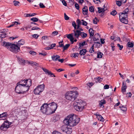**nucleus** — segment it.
Returning <instances> with one entry per match:
<instances>
[{"label": "nucleus", "mask_w": 134, "mask_h": 134, "mask_svg": "<svg viewBox=\"0 0 134 134\" xmlns=\"http://www.w3.org/2000/svg\"><path fill=\"white\" fill-rule=\"evenodd\" d=\"M80 119L76 117L74 115H69L66 117L63 120V123L65 125L61 127V130L63 132H65L66 130L68 128V126L71 127L75 126L79 122Z\"/></svg>", "instance_id": "1"}, {"label": "nucleus", "mask_w": 134, "mask_h": 134, "mask_svg": "<svg viewBox=\"0 0 134 134\" xmlns=\"http://www.w3.org/2000/svg\"><path fill=\"white\" fill-rule=\"evenodd\" d=\"M57 107V104L54 102L51 103H44L41 107V110L42 112L47 115L54 113Z\"/></svg>", "instance_id": "2"}, {"label": "nucleus", "mask_w": 134, "mask_h": 134, "mask_svg": "<svg viewBox=\"0 0 134 134\" xmlns=\"http://www.w3.org/2000/svg\"><path fill=\"white\" fill-rule=\"evenodd\" d=\"M3 45L7 48L8 50L14 53H17L20 51V48L17 44L9 42H3Z\"/></svg>", "instance_id": "3"}, {"label": "nucleus", "mask_w": 134, "mask_h": 134, "mask_svg": "<svg viewBox=\"0 0 134 134\" xmlns=\"http://www.w3.org/2000/svg\"><path fill=\"white\" fill-rule=\"evenodd\" d=\"M129 12L128 8H126L122 13H119V19L122 23L127 24L128 23L127 16Z\"/></svg>", "instance_id": "4"}, {"label": "nucleus", "mask_w": 134, "mask_h": 134, "mask_svg": "<svg viewBox=\"0 0 134 134\" xmlns=\"http://www.w3.org/2000/svg\"><path fill=\"white\" fill-rule=\"evenodd\" d=\"M24 81L21 80L17 83L15 87V91L18 94H24L26 92V89L24 87V83H23Z\"/></svg>", "instance_id": "5"}, {"label": "nucleus", "mask_w": 134, "mask_h": 134, "mask_svg": "<svg viewBox=\"0 0 134 134\" xmlns=\"http://www.w3.org/2000/svg\"><path fill=\"white\" fill-rule=\"evenodd\" d=\"M78 96V93L77 91H70L66 93L65 97L68 100L74 101Z\"/></svg>", "instance_id": "6"}, {"label": "nucleus", "mask_w": 134, "mask_h": 134, "mask_svg": "<svg viewBox=\"0 0 134 134\" xmlns=\"http://www.w3.org/2000/svg\"><path fill=\"white\" fill-rule=\"evenodd\" d=\"M74 105V108L77 111H81L84 107L83 101L81 99L78 100L76 101Z\"/></svg>", "instance_id": "7"}, {"label": "nucleus", "mask_w": 134, "mask_h": 134, "mask_svg": "<svg viewBox=\"0 0 134 134\" xmlns=\"http://www.w3.org/2000/svg\"><path fill=\"white\" fill-rule=\"evenodd\" d=\"M44 84L40 85L38 86L36 88L34 89V92L35 94H39L40 93H41L44 90Z\"/></svg>", "instance_id": "8"}, {"label": "nucleus", "mask_w": 134, "mask_h": 134, "mask_svg": "<svg viewBox=\"0 0 134 134\" xmlns=\"http://www.w3.org/2000/svg\"><path fill=\"white\" fill-rule=\"evenodd\" d=\"M24 81L23 83H24V87L26 89V91H28L30 87L32 84V81L30 79H26V80H22Z\"/></svg>", "instance_id": "9"}, {"label": "nucleus", "mask_w": 134, "mask_h": 134, "mask_svg": "<svg viewBox=\"0 0 134 134\" xmlns=\"http://www.w3.org/2000/svg\"><path fill=\"white\" fill-rule=\"evenodd\" d=\"M9 127V122L7 120L4 122L0 127V129L3 131L5 130Z\"/></svg>", "instance_id": "10"}, {"label": "nucleus", "mask_w": 134, "mask_h": 134, "mask_svg": "<svg viewBox=\"0 0 134 134\" xmlns=\"http://www.w3.org/2000/svg\"><path fill=\"white\" fill-rule=\"evenodd\" d=\"M18 58L19 63L22 65H25L26 64H28L29 63V61L24 60L21 58Z\"/></svg>", "instance_id": "11"}, {"label": "nucleus", "mask_w": 134, "mask_h": 134, "mask_svg": "<svg viewBox=\"0 0 134 134\" xmlns=\"http://www.w3.org/2000/svg\"><path fill=\"white\" fill-rule=\"evenodd\" d=\"M126 83L124 81H123L122 82V85L121 87L122 91L123 93L125 94L126 89L127 88Z\"/></svg>", "instance_id": "12"}, {"label": "nucleus", "mask_w": 134, "mask_h": 134, "mask_svg": "<svg viewBox=\"0 0 134 134\" xmlns=\"http://www.w3.org/2000/svg\"><path fill=\"white\" fill-rule=\"evenodd\" d=\"M74 36L75 38H78L80 35L81 32L80 30H74Z\"/></svg>", "instance_id": "13"}, {"label": "nucleus", "mask_w": 134, "mask_h": 134, "mask_svg": "<svg viewBox=\"0 0 134 134\" xmlns=\"http://www.w3.org/2000/svg\"><path fill=\"white\" fill-rule=\"evenodd\" d=\"M9 115L8 114H7V112H4L0 114V118H4V119H6L7 118V116Z\"/></svg>", "instance_id": "14"}, {"label": "nucleus", "mask_w": 134, "mask_h": 134, "mask_svg": "<svg viewBox=\"0 0 134 134\" xmlns=\"http://www.w3.org/2000/svg\"><path fill=\"white\" fill-rule=\"evenodd\" d=\"M66 37L68 39L70 40L71 44H73L74 42V38L73 36H72L70 35H67Z\"/></svg>", "instance_id": "15"}, {"label": "nucleus", "mask_w": 134, "mask_h": 134, "mask_svg": "<svg viewBox=\"0 0 134 134\" xmlns=\"http://www.w3.org/2000/svg\"><path fill=\"white\" fill-rule=\"evenodd\" d=\"M52 60L54 61L58 60V59L60 58V56L58 55H53L51 57Z\"/></svg>", "instance_id": "16"}, {"label": "nucleus", "mask_w": 134, "mask_h": 134, "mask_svg": "<svg viewBox=\"0 0 134 134\" xmlns=\"http://www.w3.org/2000/svg\"><path fill=\"white\" fill-rule=\"evenodd\" d=\"M83 13L84 15H87L88 14V9L87 7H85L82 9Z\"/></svg>", "instance_id": "17"}, {"label": "nucleus", "mask_w": 134, "mask_h": 134, "mask_svg": "<svg viewBox=\"0 0 134 134\" xmlns=\"http://www.w3.org/2000/svg\"><path fill=\"white\" fill-rule=\"evenodd\" d=\"M87 52V50L85 49H82L80 51L79 54L81 56L84 55Z\"/></svg>", "instance_id": "18"}, {"label": "nucleus", "mask_w": 134, "mask_h": 134, "mask_svg": "<svg viewBox=\"0 0 134 134\" xmlns=\"http://www.w3.org/2000/svg\"><path fill=\"white\" fill-rule=\"evenodd\" d=\"M24 43V41L23 40H21L18 41L17 45L18 47H19V48H20L21 46L23 45Z\"/></svg>", "instance_id": "19"}, {"label": "nucleus", "mask_w": 134, "mask_h": 134, "mask_svg": "<svg viewBox=\"0 0 134 134\" xmlns=\"http://www.w3.org/2000/svg\"><path fill=\"white\" fill-rule=\"evenodd\" d=\"M98 13H101L103 12H105V10L104 9V8H102L101 7H98Z\"/></svg>", "instance_id": "20"}, {"label": "nucleus", "mask_w": 134, "mask_h": 134, "mask_svg": "<svg viewBox=\"0 0 134 134\" xmlns=\"http://www.w3.org/2000/svg\"><path fill=\"white\" fill-rule=\"evenodd\" d=\"M93 30L92 29H90L89 30V32L90 34V38H91V37H92L93 36L94 33Z\"/></svg>", "instance_id": "21"}, {"label": "nucleus", "mask_w": 134, "mask_h": 134, "mask_svg": "<svg viewBox=\"0 0 134 134\" xmlns=\"http://www.w3.org/2000/svg\"><path fill=\"white\" fill-rule=\"evenodd\" d=\"M94 43L95 47L98 48L102 45L99 41L97 42H94Z\"/></svg>", "instance_id": "22"}, {"label": "nucleus", "mask_w": 134, "mask_h": 134, "mask_svg": "<svg viewBox=\"0 0 134 134\" xmlns=\"http://www.w3.org/2000/svg\"><path fill=\"white\" fill-rule=\"evenodd\" d=\"M106 102L104 100H101L99 102V104L100 107H102L103 104H105Z\"/></svg>", "instance_id": "23"}, {"label": "nucleus", "mask_w": 134, "mask_h": 134, "mask_svg": "<svg viewBox=\"0 0 134 134\" xmlns=\"http://www.w3.org/2000/svg\"><path fill=\"white\" fill-rule=\"evenodd\" d=\"M97 118L98 120H100L102 122H103L104 121V119L103 117L100 115L97 116Z\"/></svg>", "instance_id": "24"}, {"label": "nucleus", "mask_w": 134, "mask_h": 134, "mask_svg": "<svg viewBox=\"0 0 134 134\" xmlns=\"http://www.w3.org/2000/svg\"><path fill=\"white\" fill-rule=\"evenodd\" d=\"M80 35L82 38H85L87 36V35L83 32H81Z\"/></svg>", "instance_id": "25"}, {"label": "nucleus", "mask_w": 134, "mask_h": 134, "mask_svg": "<svg viewBox=\"0 0 134 134\" xmlns=\"http://www.w3.org/2000/svg\"><path fill=\"white\" fill-rule=\"evenodd\" d=\"M127 46L129 47L132 48L133 47L134 44L132 42H129L127 43Z\"/></svg>", "instance_id": "26"}, {"label": "nucleus", "mask_w": 134, "mask_h": 134, "mask_svg": "<svg viewBox=\"0 0 134 134\" xmlns=\"http://www.w3.org/2000/svg\"><path fill=\"white\" fill-rule=\"evenodd\" d=\"M72 132V130L71 128H68L66 130V131L65 133H67V134H70Z\"/></svg>", "instance_id": "27"}, {"label": "nucleus", "mask_w": 134, "mask_h": 134, "mask_svg": "<svg viewBox=\"0 0 134 134\" xmlns=\"http://www.w3.org/2000/svg\"><path fill=\"white\" fill-rule=\"evenodd\" d=\"M7 34L6 33L3 34H0V37L2 39V41L3 38H4L7 36Z\"/></svg>", "instance_id": "28"}, {"label": "nucleus", "mask_w": 134, "mask_h": 134, "mask_svg": "<svg viewBox=\"0 0 134 134\" xmlns=\"http://www.w3.org/2000/svg\"><path fill=\"white\" fill-rule=\"evenodd\" d=\"M119 107L123 111H125L127 110L126 108L125 107H123V106L122 105H121Z\"/></svg>", "instance_id": "29"}, {"label": "nucleus", "mask_w": 134, "mask_h": 134, "mask_svg": "<svg viewBox=\"0 0 134 134\" xmlns=\"http://www.w3.org/2000/svg\"><path fill=\"white\" fill-rule=\"evenodd\" d=\"M103 55V54L101 52H98L97 53V58H101L102 57V56Z\"/></svg>", "instance_id": "30"}, {"label": "nucleus", "mask_w": 134, "mask_h": 134, "mask_svg": "<svg viewBox=\"0 0 134 134\" xmlns=\"http://www.w3.org/2000/svg\"><path fill=\"white\" fill-rule=\"evenodd\" d=\"M94 79L96 81V82H98L101 81L102 79L100 78L99 77H97L96 78H95Z\"/></svg>", "instance_id": "31"}, {"label": "nucleus", "mask_w": 134, "mask_h": 134, "mask_svg": "<svg viewBox=\"0 0 134 134\" xmlns=\"http://www.w3.org/2000/svg\"><path fill=\"white\" fill-rule=\"evenodd\" d=\"M29 64H31L32 66L34 65L37 66L38 64L35 62H33L32 61L29 62Z\"/></svg>", "instance_id": "32"}, {"label": "nucleus", "mask_w": 134, "mask_h": 134, "mask_svg": "<svg viewBox=\"0 0 134 134\" xmlns=\"http://www.w3.org/2000/svg\"><path fill=\"white\" fill-rule=\"evenodd\" d=\"M42 70H43V71L45 72V73L46 74H49V73L50 72V71H49L48 70H47L46 69L43 68H42Z\"/></svg>", "instance_id": "33"}, {"label": "nucleus", "mask_w": 134, "mask_h": 134, "mask_svg": "<svg viewBox=\"0 0 134 134\" xmlns=\"http://www.w3.org/2000/svg\"><path fill=\"white\" fill-rule=\"evenodd\" d=\"M31 20L33 22H36L38 21V19L36 18H33L31 19Z\"/></svg>", "instance_id": "34"}, {"label": "nucleus", "mask_w": 134, "mask_h": 134, "mask_svg": "<svg viewBox=\"0 0 134 134\" xmlns=\"http://www.w3.org/2000/svg\"><path fill=\"white\" fill-rule=\"evenodd\" d=\"M81 23L83 25H84L85 26H86L87 25V22L86 21L83 20H81Z\"/></svg>", "instance_id": "35"}, {"label": "nucleus", "mask_w": 134, "mask_h": 134, "mask_svg": "<svg viewBox=\"0 0 134 134\" xmlns=\"http://www.w3.org/2000/svg\"><path fill=\"white\" fill-rule=\"evenodd\" d=\"M63 41H61L60 42H59V46H57V47H64V44L63 43Z\"/></svg>", "instance_id": "36"}, {"label": "nucleus", "mask_w": 134, "mask_h": 134, "mask_svg": "<svg viewBox=\"0 0 134 134\" xmlns=\"http://www.w3.org/2000/svg\"><path fill=\"white\" fill-rule=\"evenodd\" d=\"M97 21H99V20L96 17H95L94 19H93V23L95 24H97Z\"/></svg>", "instance_id": "37"}, {"label": "nucleus", "mask_w": 134, "mask_h": 134, "mask_svg": "<svg viewBox=\"0 0 134 134\" xmlns=\"http://www.w3.org/2000/svg\"><path fill=\"white\" fill-rule=\"evenodd\" d=\"M117 13V12L116 11L114 10L112 11L111 12V14L113 16H115V15Z\"/></svg>", "instance_id": "38"}, {"label": "nucleus", "mask_w": 134, "mask_h": 134, "mask_svg": "<svg viewBox=\"0 0 134 134\" xmlns=\"http://www.w3.org/2000/svg\"><path fill=\"white\" fill-rule=\"evenodd\" d=\"M86 42L85 41H84L83 42L81 43H79V46H83L85 45H87V43H85Z\"/></svg>", "instance_id": "39"}, {"label": "nucleus", "mask_w": 134, "mask_h": 134, "mask_svg": "<svg viewBox=\"0 0 134 134\" xmlns=\"http://www.w3.org/2000/svg\"><path fill=\"white\" fill-rule=\"evenodd\" d=\"M70 46V44H67L65 46L64 45V47H63L64 50H66Z\"/></svg>", "instance_id": "40"}, {"label": "nucleus", "mask_w": 134, "mask_h": 134, "mask_svg": "<svg viewBox=\"0 0 134 134\" xmlns=\"http://www.w3.org/2000/svg\"><path fill=\"white\" fill-rule=\"evenodd\" d=\"M89 10L91 12H93L94 11V9L93 7L91 6L90 7Z\"/></svg>", "instance_id": "41"}, {"label": "nucleus", "mask_w": 134, "mask_h": 134, "mask_svg": "<svg viewBox=\"0 0 134 134\" xmlns=\"http://www.w3.org/2000/svg\"><path fill=\"white\" fill-rule=\"evenodd\" d=\"M72 55L73 57H74V58H75L76 57H77L79 55V54L77 53H75L73 54Z\"/></svg>", "instance_id": "42"}, {"label": "nucleus", "mask_w": 134, "mask_h": 134, "mask_svg": "<svg viewBox=\"0 0 134 134\" xmlns=\"http://www.w3.org/2000/svg\"><path fill=\"white\" fill-rule=\"evenodd\" d=\"M60 1H62L63 4L65 6H67V3L65 0H60Z\"/></svg>", "instance_id": "43"}, {"label": "nucleus", "mask_w": 134, "mask_h": 134, "mask_svg": "<svg viewBox=\"0 0 134 134\" xmlns=\"http://www.w3.org/2000/svg\"><path fill=\"white\" fill-rule=\"evenodd\" d=\"M13 2L14 3V5L15 6L18 5V4L20 3L19 2L15 1H14Z\"/></svg>", "instance_id": "44"}, {"label": "nucleus", "mask_w": 134, "mask_h": 134, "mask_svg": "<svg viewBox=\"0 0 134 134\" xmlns=\"http://www.w3.org/2000/svg\"><path fill=\"white\" fill-rule=\"evenodd\" d=\"M29 53L33 55H36V53L34 51H30L29 52Z\"/></svg>", "instance_id": "45"}, {"label": "nucleus", "mask_w": 134, "mask_h": 134, "mask_svg": "<svg viewBox=\"0 0 134 134\" xmlns=\"http://www.w3.org/2000/svg\"><path fill=\"white\" fill-rule=\"evenodd\" d=\"M117 46L119 48V49L120 50H121L123 48V46L122 45H121L119 43L117 44Z\"/></svg>", "instance_id": "46"}, {"label": "nucleus", "mask_w": 134, "mask_h": 134, "mask_svg": "<svg viewBox=\"0 0 134 134\" xmlns=\"http://www.w3.org/2000/svg\"><path fill=\"white\" fill-rule=\"evenodd\" d=\"M64 18L65 20H68L69 19V17L66 15L65 13H64Z\"/></svg>", "instance_id": "47"}, {"label": "nucleus", "mask_w": 134, "mask_h": 134, "mask_svg": "<svg viewBox=\"0 0 134 134\" xmlns=\"http://www.w3.org/2000/svg\"><path fill=\"white\" fill-rule=\"evenodd\" d=\"M39 5L41 8H43L45 7V6L43 5V3H40L39 4Z\"/></svg>", "instance_id": "48"}, {"label": "nucleus", "mask_w": 134, "mask_h": 134, "mask_svg": "<svg viewBox=\"0 0 134 134\" xmlns=\"http://www.w3.org/2000/svg\"><path fill=\"white\" fill-rule=\"evenodd\" d=\"M122 2L121 1H118L116 2V4L119 6L121 5L122 3Z\"/></svg>", "instance_id": "49"}, {"label": "nucleus", "mask_w": 134, "mask_h": 134, "mask_svg": "<svg viewBox=\"0 0 134 134\" xmlns=\"http://www.w3.org/2000/svg\"><path fill=\"white\" fill-rule=\"evenodd\" d=\"M75 7L77 10H79V5L77 3H76L75 4Z\"/></svg>", "instance_id": "50"}, {"label": "nucleus", "mask_w": 134, "mask_h": 134, "mask_svg": "<svg viewBox=\"0 0 134 134\" xmlns=\"http://www.w3.org/2000/svg\"><path fill=\"white\" fill-rule=\"evenodd\" d=\"M48 75H50L51 77H55V76L52 72L50 71L49 74H48Z\"/></svg>", "instance_id": "51"}, {"label": "nucleus", "mask_w": 134, "mask_h": 134, "mask_svg": "<svg viewBox=\"0 0 134 134\" xmlns=\"http://www.w3.org/2000/svg\"><path fill=\"white\" fill-rule=\"evenodd\" d=\"M92 38L93 41H98L99 42V40L98 38H96L94 37Z\"/></svg>", "instance_id": "52"}, {"label": "nucleus", "mask_w": 134, "mask_h": 134, "mask_svg": "<svg viewBox=\"0 0 134 134\" xmlns=\"http://www.w3.org/2000/svg\"><path fill=\"white\" fill-rule=\"evenodd\" d=\"M39 35H38L37 34H35L32 35V36L33 38H35L36 39L37 38L39 37Z\"/></svg>", "instance_id": "53"}, {"label": "nucleus", "mask_w": 134, "mask_h": 134, "mask_svg": "<svg viewBox=\"0 0 134 134\" xmlns=\"http://www.w3.org/2000/svg\"><path fill=\"white\" fill-rule=\"evenodd\" d=\"M52 134H62L61 133L58 131H55L52 133Z\"/></svg>", "instance_id": "54"}, {"label": "nucleus", "mask_w": 134, "mask_h": 134, "mask_svg": "<svg viewBox=\"0 0 134 134\" xmlns=\"http://www.w3.org/2000/svg\"><path fill=\"white\" fill-rule=\"evenodd\" d=\"M56 46L55 43L52 44L50 46V48L51 49H52L54 47H55Z\"/></svg>", "instance_id": "55"}, {"label": "nucleus", "mask_w": 134, "mask_h": 134, "mask_svg": "<svg viewBox=\"0 0 134 134\" xmlns=\"http://www.w3.org/2000/svg\"><path fill=\"white\" fill-rule=\"evenodd\" d=\"M94 48L93 47H91V48L90 49L89 51V52H90L91 53H92L94 51Z\"/></svg>", "instance_id": "56"}, {"label": "nucleus", "mask_w": 134, "mask_h": 134, "mask_svg": "<svg viewBox=\"0 0 134 134\" xmlns=\"http://www.w3.org/2000/svg\"><path fill=\"white\" fill-rule=\"evenodd\" d=\"M109 88V85H105L104 87V88L105 89H108Z\"/></svg>", "instance_id": "57"}, {"label": "nucleus", "mask_w": 134, "mask_h": 134, "mask_svg": "<svg viewBox=\"0 0 134 134\" xmlns=\"http://www.w3.org/2000/svg\"><path fill=\"white\" fill-rule=\"evenodd\" d=\"M81 21H80L79 19H77L76 20V23L77 24L81 25Z\"/></svg>", "instance_id": "58"}, {"label": "nucleus", "mask_w": 134, "mask_h": 134, "mask_svg": "<svg viewBox=\"0 0 134 134\" xmlns=\"http://www.w3.org/2000/svg\"><path fill=\"white\" fill-rule=\"evenodd\" d=\"M86 85H87L88 86H89L90 87L93 86V84L92 83H87Z\"/></svg>", "instance_id": "59"}, {"label": "nucleus", "mask_w": 134, "mask_h": 134, "mask_svg": "<svg viewBox=\"0 0 134 134\" xmlns=\"http://www.w3.org/2000/svg\"><path fill=\"white\" fill-rule=\"evenodd\" d=\"M93 1L96 4H98V2H97L98 1L100 3H101V2L100 0H93Z\"/></svg>", "instance_id": "60"}, {"label": "nucleus", "mask_w": 134, "mask_h": 134, "mask_svg": "<svg viewBox=\"0 0 134 134\" xmlns=\"http://www.w3.org/2000/svg\"><path fill=\"white\" fill-rule=\"evenodd\" d=\"M30 14H24V16L26 17L30 16Z\"/></svg>", "instance_id": "61"}, {"label": "nucleus", "mask_w": 134, "mask_h": 134, "mask_svg": "<svg viewBox=\"0 0 134 134\" xmlns=\"http://www.w3.org/2000/svg\"><path fill=\"white\" fill-rule=\"evenodd\" d=\"M120 104V103L119 102L117 103L114 106V108H115L116 107L118 106Z\"/></svg>", "instance_id": "62"}, {"label": "nucleus", "mask_w": 134, "mask_h": 134, "mask_svg": "<svg viewBox=\"0 0 134 134\" xmlns=\"http://www.w3.org/2000/svg\"><path fill=\"white\" fill-rule=\"evenodd\" d=\"M58 60L59 62H60L61 63H62L63 62V61L64 60V59H58Z\"/></svg>", "instance_id": "63"}, {"label": "nucleus", "mask_w": 134, "mask_h": 134, "mask_svg": "<svg viewBox=\"0 0 134 134\" xmlns=\"http://www.w3.org/2000/svg\"><path fill=\"white\" fill-rule=\"evenodd\" d=\"M58 32L56 31H54L52 33V34L54 35H57L58 34Z\"/></svg>", "instance_id": "64"}]
</instances>
